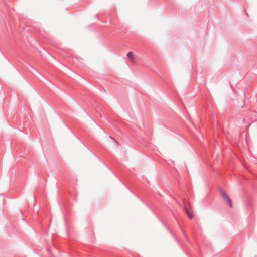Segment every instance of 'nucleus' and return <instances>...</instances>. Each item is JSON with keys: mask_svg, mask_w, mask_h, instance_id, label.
<instances>
[{"mask_svg": "<svg viewBox=\"0 0 257 257\" xmlns=\"http://www.w3.org/2000/svg\"><path fill=\"white\" fill-rule=\"evenodd\" d=\"M221 196L223 199L228 204L230 207H232V202L228 195L224 192H221Z\"/></svg>", "mask_w": 257, "mask_h": 257, "instance_id": "nucleus-1", "label": "nucleus"}, {"mask_svg": "<svg viewBox=\"0 0 257 257\" xmlns=\"http://www.w3.org/2000/svg\"><path fill=\"white\" fill-rule=\"evenodd\" d=\"M127 56L130 59V60L133 62L134 61V54L132 52H130L127 54Z\"/></svg>", "mask_w": 257, "mask_h": 257, "instance_id": "nucleus-2", "label": "nucleus"}, {"mask_svg": "<svg viewBox=\"0 0 257 257\" xmlns=\"http://www.w3.org/2000/svg\"><path fill=\"white\" fill-rule=\"evenodd\" d=\"M185 210H186V213H187V215H188V217H189L190 219L192 218V217H193V215H191V214L189 213V211L188 210V209H187L186 207H185Z\"/></svg>", "mask_w": 257, "mask_h": 257, "instance_id": "nucleus-3", "label": "nucleus"}]
</instances>
